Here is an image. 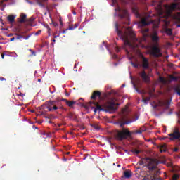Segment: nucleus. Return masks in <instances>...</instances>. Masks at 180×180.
Returning <instances> with one entry per match:
<instances>
[{"label":"nucleus","mask_w":180,"mask_h":180,"mask_svg":"<svg viewBox=\"0 0 180 180\" xmlns=\"http://www.w3.org/2000/svg\"><path fill=\"white\" fill-rule=\"evenodd\" d=\"M120 19H127L126 22H122L119 25L117 22H115V32L117 35L123 40L124 46H128L131 49V51H136L139 47V39L136 37V34L131 30V27H128L130 25L129 22V13L127 11L124 10L123 14H119Z\"/></svg>","instance_id":"f257e3e1"},{"label":"nucleus","mask_w":180,"mask_h":180,"mask_svg":"<svg viewBox=\"0 0 180 180\" xmlns=\"http://www.w3.org/2000/svg\"><path fill=\"white\" fill-rule=\"evenodd\" d=\"M47 137H51V134H44Z\"/></svg>","instance_id":"c03bdc74"},{"label":"nucleus","mask_w":180,"mask_h":180,"mask_svg":"<svg viewBox=\"0 0 180 180\" xmlns=\"http://www.w3.org/2000/svg\"><path fill=\"white\" fill-rule=\"evenodd\" d=\"M151 97H146V98H143L142 101L143 102L147 103L148 102H149V101H150Z\"/></svg>","instance_id":"7c9ffc66"},{"label":"nucleus","mask_w":180,"mask_h":180,"mask_svg":"<svg viewBox=\"0 0 180 180\" xmlns=\"http://www.w3.org/2000/svg\"><path fill=\"white\" fill-rule=\"evenodd\" d=\"M139 75L141 78L143 79V82H146V84H148L150 82V77L148 76L147 73H146V71H141L139 73Z\"/></svg>","instance_id":"9d476101"},{"label":"nucleus","mask_w":180,"mask_h":180,"mask_svg":"<svg viewBox=\"0 0 180 180\" xmlns=\"http://www.w3.org/2000/svg\"><path fill=\"white\" fill-rule=\"evenodd\" d=\"M160 106H163L166 109H169V106H171V99L166 100L164 101H160Z\"/></svg>","instance_id":"ddd939ff"},{"label":"nucleus","mask_w":180,"mask_h":180,"mask_svg":"<svg viewBox=\"0 0 180 180\" xmlns=\"http://www.w3.org/2000/svg\"><path fill=\"white\" fill-rule=\"evenodd\" d=\"M15 15H8L7 19L8 20V22H10V23H13V22H15Z\"/></svg>","instance_id":"5701e85b"},{"label":"nucleus","mask_w":180,"mask_h":180,"mask_svg":"<svg viewBox=\"0 0 180 180\" xmlns=\"http://www.w3.org/2000/svg\"><path fill=\"white\" fill-rule=\"evenodd\" d=\"M73 15H77V13L74 12V13H73Z\"/></svg>","instance_id":"680f3d73"},{"label":"nucleus","mask_w":180,"mask_h":180,"mask_svg":"<svg viewBox=\"0 0 180 180\" xmlns=\"http://www.w3.org/2000/svg\"><path fill=\"white\" fill-rule=\"evenodd\" d=\"M15 35L16 36L15 37L16 40H20V39H23V35H20L18 33H15Z\"/></svg>","instance_id":"c85d7f7f"},{"label":"nucleus","mask_w":180,"mask_h":180,"mask_svg":"<svg viewBox=\"0 0 180 180\" xmlns=\"http://www.w3.org/2000/svg\"><path fill=\"white\" fill-rule=\"evenodd\" d=\"M163 22H164V23H165V26H169V23H170L169 21H168V20H165V19L163 20Z\"/></svg>","instance_id":"f704fd0d"},{"label":"nucleus","mask_w":180,"mask_h":180,"mask_svg":"<svg viewBox=\"0 0 180 180\" xmlns=\"http://www.w3.org/2000/svg\"><path fill=\"white\" fill-rule=\"evenodd\" d=\"M162 148H164V146H162Z\"/></svg>","instance_id":"338daca9"},{"label":"nucleus","mask_w":180,"mask_h":180,"mask_svg":"<svg viewBox=\"0 0 180 180\" xmlns=\"http://www.w3.org/2000/svg\"><path fill=\"white\" fill-rule=\"evenodd\" d=\"M148 28H146V29H144V30H143V36L145 37H148V34H146V33H148Z\"/></svg>","instance_id":"bb28decb"},{"label":"nucleus","mask_w":180,"mask_h":180,"mask_svg":"<svg viewBox=\"0 0 180 180\" xmlns=\"http://www.w3.org/2000/svg\"><path fill=\"white\" fill-rule=\"evenodd\" d=\"M91 127H94V129H95V130H100L101 127H99V125L96 124H91Z\"/></svg>","instance_id":"a878e982"},{"label":"nucleus","mask_w":180,"mask_h":180,"mask_svg":"<svg viewBox=\"0 0 180 180\" xmlns=\"http://www.w3.org/2000/svg\"><path fill=\"white\" fill-rule=\"evenodd\" d=\"M178 178H179V175L178 174H174L172 176L173 180H178Z\"/></svg>","instance_id":"72a5a7b5"},{"label":"nucleus","mask_w":180,"mask_h":180,"mask_svg":"<svg viewBox=\"0 0 180 180\" xmlns=\"http://www.w3.org/2000/svg\"><path fill=\"white\" fill-rule=\"evenodd\" d=\"M30 51H31L32 56H36V52H34V51L30 49Z\"/></svg>","instance_id":"a19ab883"},{"label":"nucleus","mask_w":180,"mask_h":180,"mask_svg":"<svg viewBox=\"0 0 180 180\" xmlns=\"http://www.w3.org/2000/svg\"><path fill=\"white\" fill-rule=\"evenodd\" d=\"M126 51L127 55L130 54V52L129 51L127 50Z\"/></svg>","instance_id":"5fc2aeb1"},{"label":"nucleus","mask_w":180,"mask_h":180,"mask_svg":"<svg viewBox=\"0 0 180 180\" xmlns=\"http://www.w3.org/2000/svg\"><path fill=\"white\" fill-rule=\"evenodd\" d=\"M131 65L134 67L135 68H139V64L138 63H134L133 62H131Z\"/></svg>","instance_id":"c9c22d12"},{"label":"nucleus","mask_w":180,"mask_h":180,"mask_svg":"<svg viewBox=\"0 0 180 180\" xmlns=\"http://www.w3.org/2000/svg\"><path fill=\"white\" fill-rule=\"evenodd\" d=\"M165 8L169 11V12H172V11H176L179 9L178 4H172L171 6H166Z\"/></svg>","instance_id":"f8f14e48"},{"label":"nucleus","mask_w":180,"mask_h":180,"mask_svg":"<svg viewBox=\"0 0 180 180\" xmlns=\"http://www.w3.org/2000/svg\"><path fill=\"white\" fill-rule=\"evenodd\" d=\"M4 57H5V53H2V54H1V58H2V60H4Z\"/></svg>","instance_id":"de8ad7c7"},{"label":"nucleus","mask_w":180,"mask_h":180,"mask_svg":"<svg viewBox=\"0 0 180 180\" xmlns=\"http://www.w3.org/2000/svg\"><path fill=\"white\" fill-rule=\"evenodd\" d=\"M127 137H131V132L128 129L117 130L115 132V138L117 140L122 141V140H124L127 139Z\"/></svg>","instance_id":"423d86ee"},{"label":"nucleus","mask_w":180,"mask_h":180,"mask_svg":"<svg viewBox=\"0 0 180 180\" xmlns=\"http://www.w3.org/2000/svg\"><path fill=\"white\" fill-rule=\"evenodd\" d=\"M32 34H30L28 35H27L26 37H24L25 40H29L30 37H31Z\"/></svg>","instance_id":"ea45409f"},{"label":"nucleus","mask_w":180,"mask_h":180,"mask_svg":"<svg viewBox=\"0 0 180 180\" xmlns=\"http://www.w3.org/2000/svg\"><path fill=\"white\" fill-rule=\"evenodd\" d=\"M61 126V124H58V127H60Z\"/></svg>","instance_id":"774afa93"},{"label":"nucleus","mask_w":180,"mask_h":180,"mask_svg":"<svg viewBox=\"0 0 180 180\" xmlns=\"http://www.w3.org/2000/svg\"><path fill=\"white\" fill-rule=\"evenodd\" d=\"M170 79H172V81H178V77L175 76L171 75Z\"/></svg>","instance_id":"473e14b6"},{"label":"nucleus","mask_w":180,"mask_h":180,"mask_svg":"<svg viewBox=\"0 0 180 180\" xmlns=\"http://www.w3.org/2000/svg\"><path fill=\"white\" fill-rule=\"evenodd\" d=\"M68 117H69V119L71 120H77V115L72 114V112L68 114Z\"/></svg>","instance_id":"412c9836"},{"label":"nucleus","mask_w":180,"mask_h":180,"mask_svg":"<svg viewBox=\"0 0 180 180\" xmlns=\"http://www.w3.org/2000/svg\"><path fill=\"white\" fill-rule=\"evenodd\" d=\"M146 129L145 127L140 128L139 129L135 130L134 132V134H141L143 131H146Z\"/></svg>","instance_id":"f3484780"},{"label":"nucleus","mask_w":180,"mask_h":180,"mask_svg":"<svg viewBox=\"0 0 180 180\" xmlns=\"http://www.w3.org/2000/svg\"><path fill=\"white\" fill-rule=\"evenodd\" d=\"M131 153H133L134 154H140V153H141V150H137V149H132L131 150Z\"/></svg>","instance_id":"cd10ccee"},{"label":"nucleus","mask_w":180,"mask_h":180,"mask_svg":"<svg viewBox=\"0 0 180 180\" xmlns=\"http://www.w3.org/2000/svg\"><path fill=\"white\" fill-rule=\"evenodd\" d=\"M115 102V98H110L108 101L104 103L102 105L95 101H90L89 104L95 105L96 108H93V109H94V113H96L98 110H99V112H109V113H113V112H116L117 106H119V103H116Z\"/></svg>","instance_id":"f03ea898"},{"label":"nucleus","mask_w":180,"mask_h":180,"mask_svg":"<svg viewBox=\"0 0 180 180\" xmlns=\"http://www.w3.org/2000/svg\"><path fill=\"white\" fill-rule=\"evenodd\" d=\"M57 109H63V107H58L57 103H55L53 107H52V110H57Z\"/></svg>","instance_id":"c756f323"},{"label":"nucleus","mask_w":180,"mask_h":180,"mask_svg":"<svg viewBox=\"0 0 180 180\" xmlns=\"http://www.w3.org/2000/svg\"><path fill=\"white\" fill-rule=\"evenodd\" d=\"M164 32H165V33H167L168 36H172V29L165 27L164 29Z\"/></svg>","instance_id":"aec40b11"},{"label":"nucleus","mask_w":180,"mask_h":180,"mask_svg":"<svg viewBox=\"0 0 180 180\" xmlns=\"http://www.w3.org/2000/svg\"><path fill=\"white\" fill-rule=\"evenodd\" d=\"M108 95H116V91H115V90H111L108 92Z\"/></svg>","instance_id":"e433bc0d"},{"label":"nucleus","mask_w":180,"mask_h":180,"mask_svg":"<svg viewBox=\"0 0 180 180\" xmlns=\"http://www.w3.org/2000/svg\"><path fill=\"white\" fill-rule=\"evenodd\" d=\"M0 81H6V79L4 77H0Z\"/></svg>","instance_id":"a18cd8bd"},{"label":"nucleus","mask_w":180,"mask_h":180,"mask_svg":"<svg viewBox=\"0 0 180 180\" xmlns=\"http://www.w3.org/2000/svg\"><path fill=\"white\" fill-rule=\"evenodd\" d=\"M57 103V101H46L45 104L46 105V108L49 112H53V107L54 105Z\"/></svg>","instance_id":"9b49d317"},{"label":"nucleus","mask_w":180,"mask_h":180,"mask_svg":"<svg viewBox=\"0 0 180 180\" xmlns=\"http://www.w3.org/2000/svg\"><path fill=\"white\" fill-rule=\"evenodd\" d=\"M40 33H41V30H39L38 32H37L35 33L36 36H39V34H40Z\"/></svg>","instance_id":"79ce46f5"},{"label":"nucleus","mask_w":180,"mask_h":180,"mask_svg":"<svg viewBox=\"0 0 180 180\" xmlns=\"http://www.w3.org/2000/svg\"><path fill=\"white\" fill-rule=\"evenodd\" d=\"M56 37H58V36L57 35L54 36V39H56Z\"/></svg>","instance_id":"bf43d9fd"},{"label":"nucleus","mask_w":180,"mask_h":180,"mask_svg":"<svg viewBox=\"0 0 180 180\" xmlns=\"http://www.w3.org/2000/svg\"><path fill=\"white\" fill-rule=\"evenodd\" d=\"M62 101L63 102H65V103H66V105H68V106H69V108H72V105H75V101H70L65 98H63Z\"/></svg>","instance_id":"dca6fc26"},{"label":"nucleus","mask_w":180,"mask_h":180,"mask_svg":"<svg viewBox=\"0 0 180 180\" xmlns=\"http://www.w3.org/2000/svg\"><path fill=\"white\" fill-rule=\"evenodd\" d=\"M27 20V16L25 13H21L20 19L18 20L19 23H26Z\"/></svg>","instance_id":"4468645a"},{"label":"nucleus","mask_w":180,"mask_h":180,"mask_svg":"<svg viewBox=\"0 0 180 180\" xmlns=\"http://www.w3.org/2000/svg\"><path fill=\"white\" fill-rule=\"evenodd\" d=\"M143 164H144V162H143V161H141L139 163L140 165H143Z\"/></svg>","instance_id":"864d4df0"},{"label":"nucleus","mask_w":180,"mask_h":180,"mask_svg":"<svg viewBox=\"0 0 180 180\" xmlns=\"http://www.w3.org/2000/svg\"><path fill=\"white\" fill-rule=\"evenodd\" d=\"M159 13L160 15H162V8L161 7V4H159Z\"/></svg>","instance_id":"58836bf2"},{"label":"nucleus","mask_w":180,"mask_h":180,"mask_svg":"<svg viewBox=\"0 0 180 180\" xmlns=\"http://www.w3.org/2000/svg\"><path fill=\"white\" fill-rule=\"evenodd\" d=\"M122 88H124V86H126V85L125 84H122Z\"/></svg>","instance_id":"13d9d810"},{"label":"nucleus","mask_w":180,"mask_h":180,"mask_svg":"<svg viewBox=\"0 0 180 180\" xmlns=\"http://www.w3.org/2000/svg\"><path fill=\"white\" fill-rule=\"evenodd\" d=\"M140 78H137L136 79V84H139V83H140Z\"/></svg>","instance_id":"37998d69"},{"label":"nucleus","mask_w":180,"mask_h":180,"mask_svg":"<svg viewBox=\"0 0 180 180\" xmlns=\"http://www.w3.org/2000/svg\"><path fill=\"white\" fill-rule=\"evenodd\" d=\"M132 84H133L134 89H135V91H136V92H138V94H146L144 90L139 89V88H137V86L136 85V84H134V83H132Z\"/></svg>","instance_id":"6ab92c4d"},{"label":"nucleus","mask_w":180,"mask_h":180,"mask_svg":"<svg viewBox=\"0 0 180 180\" xmlns=\"http://www.w3.org/2000/svg\"><path fill=\"white\" fill-rule=\"evenodd\" d=\"M163 151H165V150L160 149V153H162Z\"/></svg>","instance_id":"4d7b16f0"},{"label":"nucleus","mask_w":180,"mask_h":180,"mask_svg":"<svg viewBox=\"0 0 180 180\" xmlns=\"http://www.w3.org/2000/svg\"><path fill=\"white\" fill-rule=\"evenodd\" d=\"M141 58L142 60V67L144 70H148L150 68V63L148 62V58L144 57L143 54L141 55Z\"/></svg>","instance_id":"1a4fd4ad"},{"label":"nucleus","mask_w":180,"mask_h":180,"mask_svg":"<svg viewBox=\"0 0 180 180\" xmlns=\"http://www.w3.org/2000/svg\"><path fill=\"white\" fill-rule=\"evenodd\" d=\"M67 30H68V29H66L65 30H64L63 33V34H65V32H66Z\"/></svg>","instance_id":"6e6d98bb"},{"label":"nucleus","mask_w":180,"mask_h":180,"mask_svg":"<svg viewBox=\"0 0 180 180\" xmlns=\"http://www.w3.org/2000/svg\"><path fill=\"white\" fill-rule=\"evenodd\" d=\"M12 36H13V34L11 33L8 35V37H12Z\"/></svg>","instance_id":"8fccbe9b"},{"label":"nucleus","mask_w":180,"mask_h":180,"mask_svg":"<svg viewBox=\"0 0 180 180\" xmlns=\"http://www.w3.org/2000/svg\"><path fill=\"white\" fill-rule=\"evenodd\" d=\"M65 95H66V96H70V93H67V92H65Z\"/></svg>","instance_id":"603ef678"},{"label":"nucleus","mask_w":180,"mask_h":180,"mask_svg":"<svg viewBox=\"0 0 180 180\" xmlns=\"http://www.w3.org/2000/svg\"><path fill=\"white\" fill-rule=\"evenodd\" d=\"M133 11L136 18H139V19H141V15L140 14V13H139V11H137V9L136 8H134Z\"/></svg>","instance_id":"393cba45"},{"label":"nucleus","mask_w":180,"mask_h":180,"mask_svg":"<svg viewBox=\"0 0 180 180\" xmlns=\"http://www.w3.org/2000/svg\"><path fill=\"white\" fill-rule=\"evenodd\" d=\"M150 39L152 41V43L155 44L152 48V51L150 52V54L153 56V57H161L162 56V53H161V49L158 47V41H160V37L158 36V32L155 30L150 34Z\"/></svg>","instance_id":"20e7f679"},{"label":"nucleus","mask_w":180,"mask_h":180,"mask_svg":"<svg viewBox=\"0 0 180 180\" xmlns=\"http://www.w3.org/2000/svg\"><path fill=\"white\" fill-rule=\"evenodd\" d=\"M21 34H25V32H21Z\"/></svg>","instance_id":"0e129e2a"},{"label":"nucleus","mask_w":180,"mask_h":180,"mask_svg":"<svg viewBox=\"0 0 180 180\" xmlns=\"http://www.w3.org/2000/svg\"><path fill=\"white\" fill-rule=\"evenodd\" d=\"M38 81H39V82H40V81H41V79H39Z\"/></svg>","instance_id":"e2e57ef3"},{"label":"nucleus","mask_w":180,"mask_h":180,"mask_svg":"<svg viewBox=\"0 0 180 180\" xmlns=\"http://www.w3.org/2000/svg\"><path fill=\"white\" fill-rule=\"evenodd\" d=\"M124 177L127 178V179H129V178H131V171H125L123 173Z\"/></svg>","instance_id":"a211bd4d"},{"label":"nucleus","mask_w":180,"mask_h":180,"mask_svg":"<svg viewBox=\"0 0 180 180\" xmlns=\"http://www.w3.org/2000/svg\"><path fill=\"white\" fill-rule=\"evenodd\" d=\"M15 40V37H12L10 39V41H13Z\"/></svg>","instance_id":"09e8293b"},{"label":"nucleus","mask_w":180,"mask_h":180,"mask_svg":"<svg viewBox=\"0 0 180 180\" xmlns=\"http://www.w3.org/2000/svg\"><path fill=\"white\" fill-rule=\"evenodd\" d=\"M115 51H116L117 53H119V51H120V49L117 47L116 49H115Z\"/></svg>","instance_id":"49530a36"},{"label":"nucleus","mask_w":180,"mask_h":180,"mask_svg":"<svg viewBox=\"0 0 180 180\" xmlns=\"http://www.w3.org/2000/svg\"><path fill=\"white\" fill-rule=\"evenodd\" d=\"M150 16L148 15L143 18H141L140 25H142V26H148V25H151V23H154V21L150 20Z\"/></svg>","instance_id":"6e6552de"},{"label":"nucleus","mask_w":180,"mask_h":180,"mask_svg":"<svg viewBox=\"0 0 180 180\" xmlns=\"http://www.w3.org/2000/svg\"><path fill=\"white\" fill-rule=\"evenodd\" d=\"M34 20V18L30 17L29 19H27L26 23L29 26H32V23H33Z\"/></svg>","instance_id":"4be33fe9"},{"label":"nucleus","mask_w":180,"mask_h":180,"mask_svg":"<svg viewBox=\"0 0 180 180\" xmlns=\"http://www.w3.org/2000/svg\"><path fill=\"white\" fill-rule=\"evenodd\" d=\"M125 112H126V109L123 110L122 115H121L120 123V127H123L124 124H129V123H133V122H136V120H139V116L134 115L132 117V120H131L130 121H127V119H129V117L127 116V115H126Z\"/></svg>","instance_id":"39448f33"},{"label":"nucleus","mask_w":180,"mask_h":180,"mask_svg":"<svg viewBox=\"0 0 180 180\" xmlns=\"http://www.w3.org/2000/svg\"><path fill=\"white\" fill-rule=\"evenodd\" d=\"M77 27H78V24H75V27H73L72 26H70L69 30H74V29H77Z\"/></svg>","instance_id":"2f4dec72"},{"label":"nucleus","mask_w":180,"mask_h":180,"mask_svg":"<svg viewBox=\"0 0 180 180\" xmlns=\"http://www.w3.org/2000/svg\"><path fill=\"white\" fill-rule=\"evenodd\" d=\"M102 95V93L99 91H94L92 94L91 98L92 99H96V98H101V96Z\"/></svg>","instance_id":"2eb2a0df"},{"label":"nucleus","mask_w":180,"mask_h":180,"mask_svg":"<svg viewBox=\"0 0 180 180\" xmlns=\"http://www.w3.org/2000/svg\"><path fill=\"white\" fill-rule=\"evenodd\" d=\"M170 140H177L176 144L180 146V132L179 128L175 127L173 130V132L169 134Z\"/></svg>","instance_id":"0eeeda50"},{"label":"nucleus","mask_w":180,"mask_h":180,"mask_svg":"<svg viewBox=\"0 0 180 180\" xmlns=\"http://www.w3.org/2000/svg\"><path fill=\"white\" fill-rule=\"evenodd\" d=\"M48 30H50V27H48Z\"/></svg>","instance_id":"69168bd1"},{"label":"nucleus","mask_w":180,"mask_h":180,"mask_svg":"<svg viewBox=\"0 0 180 180\" xmlns=\"http://www.w3.org/2000/svg\"><path fill=\"white\" fill-rule=\"evenodd\" d=\"M159 79H160V82H162V84L165 83V79H164V77H160Z\"/></svg>","instance_id":"4c0bfd02"},{"label":"nucleus","mask_w":180,"mask_h":180,"mask_svg":"<svg viewBox=\"0 0 180 180\" xmlns=\"http://www.w3.org/2000/svg\"><path fill=\"white\" fill-rule=\"evenodd\" d=\"M148 169L150 171V174H147L143 177V180H162L160 175H161V170L157 168V165H154V160H151L148 166Z\"/></svg>","instance_id":"7ed1b4c3"},{"label":"nucleus","mask_w":180,"mask_h":180,"mask_svg":"<svg viewBox=\"0 0 180 180\" xmlns=\"http://www.w3.org/2000/svg\"><path fill=\"white\" fill-rule=\"evenodd\" d=\"M174 92H176L177 95H179V96H180V86L177 85L174 88Z\"/></svg>","instance_id":"b1692460"},{"label":"nucleus","mask_w":180,"mask_h":180,"mask_svg":"<svg viewBox=\"0 0 180 180\" xmlns=\"http://www.w3.org/2000/svg\"><path fill=\"white\" fill-rule=\"evenodd\" d=\"M52 41H53V43H56V39H53Z\"/></svg>","instance_id":"052dcab7"},{"label":"nucleus","mask_w":180,"mask_h":180,"mask_svg":"<svg viewBox=\"0 0 180 180\" xmlns=\"http://www.w3.org/2000/svg\"><path fill=\"white\" fill-rule=\"evenodd\" d=\"M174 153H176V152L178 151V148H175L174 149Z\"/></svg>","instance_id":"3c124183"}]
</instances>
